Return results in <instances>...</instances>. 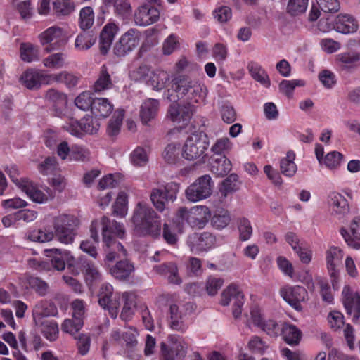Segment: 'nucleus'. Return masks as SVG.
I'll list each match as a JSON object with an SVG mask.
<instances>
[{
	"label": "nucleus",
	"instance_id": "obj_1",
	"mask_svg": "<svg viewBox=\"0 0 360 360\" xmlns=\"http://www.w3.org/2000/svg\"><path fill=\"white\" fill-rule=\"evenodd\" d=\"M207 92L206 86L198 79L186 75H179L172 79L171 87L167 90L166 96L173 103L183 100L198 103L205 98Z\"/></svg>",
	"mask_w": 360,
	"mask_h": 360
},
{
	"label": "nucleus",
	"instance_id": "obj_2",
	"mask_svg": "<svg viewBox=\"0 0 360 360\" xmlns=\"http://www.w3.org/2000/svg\"><path fill=\"white\" fill-rule=\"evenodd\" d=\"M131 221L134 231L139 236L157 237L160 234L161 222L160 217L147 203L139 202L136 204Z\"/></svg>",
	"mask_w": 360,
	"mask_h": 360
},
{
	"label": "nucleus",
	"instance_id": "obj_3",
	"mask_svg": "<svg viewBox=\"0 0 360 360\" xmlns=\"http://www.w3.org/2000/svg\"><path fill=\"white\" fill-rule=\"evenodd\" d=\"M79 221L72 214H61L53 219V226L58 240L64 244H71L76 236V228Z\"/></svg>",
	"mask_w": 360,
	"mask_h": 360
},
{
	"label": "nucleus",
	"instance_id": "obj_4",
	"mask_svg": "<svg viewBox=\"0 0 360 360\" xmlns=\"http://www.w3.org/2000/svg\"><path fill=\"white\" fill-rule=\"evenodd\" d=\"M209 146L208 137L202 131L189 136L181 149V155L188 160L200 158Z\"/></svg>",
	"mask_w": 360,
	"mask_h": 360
},
{
	"label": "nucleus",
	"instance_id": "obj_5",
	"mask_svg": "<svg viewBox=\"0 0 360 360\" xmlns=\"http://www.w3.org/2000/svg\"><path fill=\"white\" fill-rule=\"evenodd\" d=\"M193 303L188 302L184 304H172L169 307L168 326L174 331L185 333L188 325L185 321V317L188 314L195 310Z\"/></svg>",
	"mask_w": 360,
	"mask_h": 360
},
{
	"label": "nucleus",
	"instance_id": "obj_6",
	"mask_svg": "<svg viewBox=\"0 0 360 360\" xmlns=\"http://www.w3.org/2000/svg\"><path fill=\"white\" fill-rule=\"evenodd\" d=\"M178 220L186 221L192 227L202 229L210 217V212L206 206L197 205L191 209L180 207L176 213Z\"/></svg>",
	"mask_w": 360,
	"mask_h": 360
},
{
	"label": "nucleus",
	"instance_id": "obj_7",
	"mask_svg": "<svg viewBox=\"0 0 360 360\" xmlns=\"http://www.w3.org/2000/svg\"><path fill=\"white\" fill-rule=\"evenodd\" d=\"M101 225L103 240L106 246L105 249V252H106L105 263L108 264L114 262L116 259L125 257L127 251L123 245L120 242L116 241L113 238H111L110 236H108V233H110L109 230L110 219L105 216L103 217Z\"/></svg>",
	"mask_w": 360,
	"mask_h": 360
},
{
	"label": "nucleus",
	"instance_id": "obj_8",
	"mask_svg": "<svg viewBox=\"0 0 360 360\" xmlns=\"http://www.w3.org/2000/svg\"><path fill=\"white\" fill-rule=\"evenodd\" d=\"M213 188V182L209 175H203L197 179L185 191L186 199L193 202L209 198Z\"/></svg>",
	"mask_w": 360,
	"mask_h": 360
},
{
	"label": "nucleus",
	"instance_id": "obj_9",
	"mask_svg": "<svg viewBox=\"0 0 360 360\" xmlns=\"http://www.w3.org/2000/svg\"><path fill=\"white\" fill-rule=\"evenodd\" d=\"M64 38L63 29L56 25L49 27L38 35L39 41L46 53H51L63 47L65 44Z\"/></svg>",
	"mask_w": 360,
	"mask_h": 360
},
{
	"label": "nucleus",
	"instance_id": "obj_10",
	"mask_svg": "<svg viewBox=\"0 0 360 360\" xmlns=\"http://www.w3.org/2000/svg\"><path fill=\"white\" fill-rule=\"evenodd\" d=\"M98 304L104 309H107L112 319H116L120 306L121 295L114 293L113 287L109 283H103L98 292Z\"/></svg>",
	"mask_w": 360,
	"mask_h": 360
},
{
	"label": "nucleus",
	"instance_id": "obj_11",
	"mask_svg": "<svg viewBox=\"0 0 360 360\" xmlns=\"http://www.w3.org/2000/svg\"><path fill=\"white\" fill-rule=\"evenodd\" d=\"M167 339L169 345L165 342L160 345L162 360H184L187 353L184 340L177 335H169Z\"/></svg>",
	"mask_w": 360,
	"mask_h": 360
},
{
	"label": "nucleus",
	"instance_id": "obj_12",
	"mask_svg": "<svg viewBox=\"0 0 360 360\" xmlns=\"http://www.w3.org/2000/svg\"><path fill=\"white\" fill-rule=\"evenodd\" d=\"M140 32L136 29H129L124 32L113 46V53L118 57H124L133 51L140 41Z\"/></svg>",
	"mask_w": 360,
	"mask_h": 360
},
{
	"label": "nucleus",
	"instance_id": "obj_13",
	"mask_svg": "<svg viewBox=\"0 0 360 360\" xmlns=\"http://www.w3.org/2000/svg\"><path fill=\"white\" fill-rule=\"evenodd\" d=\"M221 304L223 306L232 304V314L238 319L242 313L244 295L235 284H231L221 293Z\"/></svg>",
	"mask_w": 360,
	"mask_h": 360
},
{
	"label": "nucleus",
	"instance_id": "obj_14",
	"mask_svg": "<svg viewBox=\"0 0 360 360\" xmlns=\"http://www.w3.org/2000/svg\"><path fill=\"white\" fill-rule=\"evenodd\" d=\"M69 271L74 275H78L80 271L84 274L86 280L94 282L101 279V274L94 262L84 257H79L75 263H70Z\"/></svg>",
	"mask_w": 360,
	"mask_h": 360
},
{
	"label": "nucleus",
	"instance_id": "obj_15",
	"mask_svg": "<svg viewBox=\"0 0 360 360\" xmlns=\"http://www.w3.org/2000/svg\"><path fill=\"white\" fill-rule=\"evenodd\" d=\"M195 112V107L192 103L186 102L184 105L174 103L169 106L168 115L174 122L181 124L182 126H186Z\"/></svg>",
	"mask_w": 360,
	"mask_h": 360
},
{
	"label": "nucleus",
	"instance_id": "obj_16",
	"mask_svg": "<svg viewBox=\"0 0 360 360\" xmlns=\"http://www.w3.org/2000/svg\"><path fill=\"white\" fill-rule=\"evenodd\" d=\"M342 301L347 314L352 316L354 323L359 321L360 318V295L349 286H345L342 290Z\"/></svg>",
	"mask_w": 360,
	"mask_h": 360
},
{
	"label": "nucleus",
	"instance_id": "obj_17",
	"mask_svg": "<svg viewBox=\"0 0 360 360\" xmlns=\"http://www.w3.org/2000/svg\"><path fill=\"white\" fill-rule=\"evenodd\" d=\"M160 11L149 4L139 6L134 13V22L139 26H148L155 23L160 19Z\"/></svg>",
	"mask_w": 360,
	"mask_h": 360
},
{
	"label": "nucleus",
	"instance_id": "obj_18",
	"mask_svg": "<svg viewBox=\"0 0 360 360\" xmlns=\"http://www.w3.org/2000/svg\"><path fill=\"white\" fill-rule=\"evenodd\" d=\"M281 295L294 309L300 311L301 302L306 300L308 292L302 286H285L281 288Z\"/></svg>",
	"mask_w": 360,
	"mask_h": 360
},
{
	"label": "nucleus",
	"instance_id": "obj_19",
	"mask_svg": "<svg viewBox=\"0 0 360 360\" xmlns=\"http://www.w3.org/2000/svg\"><path fill=\"white\" fill-rule=\"evenodd\" d=\"M49 75L44 74L41 70L28 69L20 77V83L30 90L38 89L41 84H51Z\"/></svg>",
	"mask_w": 360,
	"mask_h": 360
},
{
	"label": "nucleus",
	"instance_id": "obj_20",
	"mask_svg": "<svg viewBox=\"0 0 360 360\" xmlns=\"http://www.w3.org/2000/svg\"><path fill=\"white\" fill-rule=\"evenodd\" d=\"M340 233L347 245L354 250H360V217H355L348 228L342 227Z\"/></svg>",
	"mask_w": 360,
	"mask_h": 360
},
{
	"label": "nucleus",
	"instance_id": "obj_21",
	"mask_svg": "<svg viewBox=\"0 0 360 360\" xmlns=\"http://www.w3.org/2000/svg\"><path fill=\"white\" fill-rule=\"evenodd\" d=\"M46 255L51 258V263L53 267L58 271H63L65 268V264L68 266L70 263H75L77 262L70 252L65 250H60L58 248L46 249L44 250Z\"/></svg>",
	"mask_w": 360,
	"mask_h": 360
},
{
	"label": "nucleus",
	"instance_id": "obj_22",
	"mask_svg": "<svg viewBox=\"0 0 360 360\" xmlns=\"http://www.w3.org/2000/svg\"><path fill=\"white\" fill-rule=\"evenodd\" d=\"M343 252L338 247L332 246L326 252L327 269L333 279V283H334L338 278V266L341 264Z\"/></svg>",
	"mask_w": 360,
	"mask_h": 360
},
{
	"label": "nucleus",
	"instance_id": "obj_23",
	"mask_svg": "<svg viewBox=\"0 0 360 360\" xmlns=\"http://www.w3.org/2000/svg\"><path fill=\"white\" fill-rule=\"evenodd\" d=\"M25 184L22 185L21 191L25 192L29 198L37 203H44L49 200L54 198V193L49 188H46V193L38 189L31 181H25Z\"/></svg>",
	"mask_w": 360,
	"mask_h": 360
},
{
	"label": "nucleus",
	"instance_id": "obj_24",
	"mask_svg": "<svg viewBox=\"0 0 360 360\" xmlns=\"http://www.w3.org/2000/svg\"><path fill=\"white\" fill-rule=\"evenodd\" d=\"M327 202L333 215L342 217L349 212V203L347 199L339 193H330L328 196Z\"/></svg>",
	"mask_w": 360,
	"mask_h": 360
},
{
	"label": "nucleus",
	"instance_id": "obj_25",
	"mask_svg": "<svg viewBox=\"0 0 360 360\" xmlns=\"http://www.w3.org/2000/svg\"><path fill=\"white\" fill-rule=\"evenodd\" d=\"M188 244L192 252L198 253L210 248L213 244V237L209 233H194L189 236Z\"/></svg>",
	"mask_w": 360,
	"mask_h": 360
},
{
	"label": "nucleus",
	"instance_id": "obj_26",
	"mask_svg": "<svg viewBox=\"0 0 360 360\" xmlns=\"http://www.w3.org/2000/svg\"><path fill=\"white\" fill-rule=\"evenodd\" d=\"M118 30V25L113 22H108L103 28L100 34V50L103 54L108 51Z\"/></svg>",
	"mask_w": 360,
	"mask_h": 360
},
{
	"label": "nucleus",
	"instance_id": "obj_27",
	"mask_svg": "<svg viewBox=\"0 0 360 360\" xmlns=\"http://www.w3.org/2000/svg\"><path fill=\"white\" fill-rule=\"evenodd\" d=\"M336 63L342 70H351L360 64V52L349 51L336 56Z\"/></svg>",
	"mask_w": 360,
	"mask_h": 360
},
{
	"label": "nucleus",
	"instance_id": "obj_28",
	"mask_svg": "<svg viewBox=\"0 0 360 360\" xmlns=\"http://www.w3.org/2000/svg\"><path fill=\"white\" fill-rule=\"evenodd\" d=\"M110 274L116 279L126 281L129 278L134 271V266L129 260L120 259L110 268Z\"/></svg>",
	"mask_w": 360,
	"mask_h": 360
},
{
	"label": "nucleus",
	"instance_id": "obj_29",
	"mask_svg": "<svg viewBox=\"0 0 360 360\" xmlns=\"http://www.w3.org/2000/svg\"><path fill=\"white\" fill-rule=\"evenodd\" d=\"M358 27L356 20L349 15H338L333 24V29L342 34L354 33Z\"/></svg>",
	"mask_w": 360,
	"mask_h": 360
},
{
	"label": "nucleus",
	"instance_id": "obj_30",
	"mask_svg": "<svg viewBox=\"0 0 360 360\" xmlns=\"http://www.w3.org/2000/svg\"><path fill=\"white\" fill-rule=\"evenodd\" d=\"M56 307L49 302H40L37 303L33 309V319L35 323L44 321L45 317L56 316Z\"/></svg>",
	"mask_w": 360,
	"mask_h": 360
},
{
	"label": "nucleus",
	"instance_id": "obj_31",
	"mask_svg": "<svg viewBox=\"0 0 360 360\" xmlns=\"http://www.w3.org/2000/svg\"><path fill=\"white\" fill-rule=\"evenodd\" d=\"M121 297L123 300V308L120 314V318L124 321H128L134 314L136 296L133 292H124L121 295Z\"/></svg>",
	"mask_w": 360,
	"mask_h": 360
},
{
	"label": "nucleus",
	"instance_id": "obj_32",
	"mask_svg": "<svg viewBox=\"0 0 360 360\" xmlns=\"http://www.w3.org/2000/svg\"><path fill=\"white\" fill-rule=\"evenodd\" d=\"M159 108V102L156 99L148 98L145 101L140 110V117L143 124H148L157 115Z\"/></svg>",
	"mask_w": 360,
	"mask_h": 360
},
{
	"label": "nucleus",
	"instance_id": "obj_33",
	"mask_svg": "<svg viewBox=\"0 0 360 360\" xmlns=\"http://www.w3.org/2000/svg\"><path fill=\"white\" fill-rule=\"evenodd\" d=\"M98 222L93 221L91 226V240H83L80 244L81 250L91 256L94 258H96L98 255L97 250L96 248V245L98 243V234L97 230Z\"/></svg>",
	"mask_w": 360,
	"mask_h": 360
},
{
	"label": "nucleus",
	"instance_id": "obj_34",
	"mask_svg": "<svg viewBox=\"0 0 360 360\" xmlns=\"http://www.w3.org/2000/svg\"><path fill=\"white\" fill-rule=\"evenodd\" d=\"M248 70L251 77L264 87L271 85L270 78L266 71L258 63L250 62L248 65Z\"/></svg>",
	"mask_w": 360,
	"mask_h": 360
},
{
	"label": "nucleus",
	"instance_id": "obj_35",
	"mask_svg": "<svg viewBox=\"0 0 360 360\" xmlns=\"http://www.w3.org/2000/svg\"><path fill=\"white\" fill-rule=\"evenodd\" d=\"M169 79V74L167 72L160 69L155 70L150 74L147 85L151 86L153 90L160 91L165 87Z\"/></svg>",
	"mask_w": 360,
	"mask_h": 360
},
{
	"label": "nucleus",
	"instance_id": "obj_36",
	"mask_svg": "<svg viewBox=\"0 0 360 360\" xmlns=\"http://www.w3.org/2000/svg\"><path fill=\"white\" fill-rule=\"evenodd\" d=\"M40 51L37 46L30 42H23L20 46V57L25 63H32L39 60Z\"/></svg>",
	"mask_w": 360,
	"mask_h": 360
},
{
	"label": "nucleus",
	"instance_id": "obj_37",
	"mask_svg": "<svg viewBox=\"0 0 360 360\" xmlns=\"http://www.w3.org/2000/svg\"><path fill=\"white\" fill-rule=\"evenodd\" d=\"M45 99L51 103L56 110H62L68 103V98L65 94L55 89H49L45 94Z\"/></svg>",
	"mask_w": 360,
	"mask_h": 360
},
{
	"label": "nucleus",
	"instance_id": "obj_38",
	"mask_svg": "<svg viewBox=\"0 0 360 360\" xmlns=\"http://www.w3.org/2000/svg\"><path fill=\"white\" fill-rule=\"evenodd\" d=\"M280 335L288 345H297L301 339L302 332L295 326L283 323Z\"/></svg>",
	"mask_w": 360,
	"mask_h": 360
},
{
	"label": "nucleus",
	"instance_id": "obj_39",
	"mask_svg": "<svg viewBox=\"0 0 360 360\" xmlns=\"http://www.w3.org/2000/svg\"><path fill=\"white\" fill-rule=\"evenodd\" d=\"M113 86L111 75L106 65H103L98 74V79L94 84V90L96 92H101L110 89Z\"/></svg>",
	"mask_w": 360,
	"mask_h": 360
},
{
	"label": "nucleus",
	"instance_id": "obj_40",
	"mask_svg": "<svg viewBox=\"0 0 360 360\" xmlns=\"http://www.w3.org/2000/svg\"><path fill=\"white\" fill-rule=\"evenodd\" d=\"M113 108V105L108 98H96L91 112L96 117H107L112 113Z\"/></svg>",
	"mask_w": 360,
	"mask_h": 360
},
{
	"label": "nucleus",
	"instance_id": "obj_41",
	"mask_svg": "<svg viewBox=\"0 0 360 360\" xmlns=\"http://www.w3.org/2000/svg\"><path fill=\"white\" fill-rule=\"evenodd\" d=\"M35 323L40 328L41 333L48 340L53 342L58 338V325L54 320H44Z\"/></svg>",
	"mask_w": 360,
	"mask_h": 360
},
{
	"label": "nucleus",
	"instance_id": "obj_42",
	"mask_svg": "<svg viewBox=\"0 0 360 360\" xmlns=\"http://www.w3.org/2000/svg\"><path fill=\"white\" fill-rule=\"evenodd\" d=\"M231 162L225 155L213 158L211 163V171L218 176L227 175L231 170Z\"/></svg>",
	"mask_w": 360,
	"mask_h": 360
},
{
	"label": "nucleus",
	"instance_id": "obj_43",
	"mask_svg": "<svg viewBox=\"0 0 360 360\" xmlns=\"http://www.w3.org/2000/svg\"><path fill=\"white\" fill-rule=\"evenodd\" d=\"M49 78V82H51V84L55 82L63 83L69 88L75 86L80 79L79 76L67 71L50 74Z\"/></svg>",
	"mask_w": 360,
	"mask_h": 360
},
{
	"label": "nucleus",
	"instance_id": "obj_44",
	"mask_svg": "<svg viewBox=\"0 0 360 360\" xmlns=\"http://www.w3.org/2000/svg\"><path fill=\"white\" fill-rule=\"evenodd\" d=\"M181 148L180 144L171 143L166 146L163 152L162 158L164 160L170 165H175L181 160Z\"/></svg>",
	"mask_w": 360,
	"mask_h": 360
},
{
	"label": "nucleus",
	"instance_id": "obj_45",
	"mask_svg": "<svg viewBox=\"0 0 360 360\" xmlns=\"http://www.w3.org/2000/svg\"><path fill=\"white\" fill-rule=\"evenodd\" d=\"M96 41V36L89 32L79 33L75 40V49L82 51L89 49Z\"/></svg>",
	"mask_w": 360,
	"mask_h": 360
},
{
	"label": "nucleus",
	"instance_id": "obj_46",
	"mask_svg": "<svg viewBox=\"0 0 360 360\" xmlns=\"http://www.w3.org/2000/svg\"><path fill=\"white\" fill-rule=\"evenodd\" d=\"M66 57V54L62 52L51 53L43 59L42 63L47 68L60 69L67 65Z\"/></svg>",
	"mask_w": 360,
	"mask_h": 360
},
{
	"label": "nucleus",
	"instance_id": "obj_47",
	"mask_svg": "<svg viewBox=\"0 0 360 360\" xmlns=\"http://www.w3.org/2000/svg\"><path fill=\"white\" fill-rule=\"evenodd\" d=\"M124 112L123 110H116L109 120L106 131L110 136H115L120 133L124 118Z\"/></svg>",
	"mask_w": 360,
	"mask_h": 360
},
{
	"label": "nucleus",
	"instance_id": "obj_48",
	"mask_svg": "<svg viewBox=\"0 0 360 360\" xmlns=\"http://www.w3.org/2000/svg\"><path fill=\"white\" fill-rule=\"evenodd\" d=\"M295 154L292 151H288L285 158L281 160V171L286 176H292L297 171V166L294 162Z\"/></svg>",
	"mask_w": 360,
	"mask_h": 360
},
{
	"label": "nucleus",
	"instance_id": "obj_49",
	"mask_svg": "<svg viewBox=\"0 0 360 360\" xmlns=\"http://www.w3.org/2000/svg\"><path fill=\"white\" fill-rule=\"evenodd\" d=\"M248 348L253 354L263 355L269 350L270 347L262 338L254 335L248 341Z\"/></svg>",
	"mask_w": 360,
	"mask_h": 360
},
{
	"label": "nucleus",
	"instance_id": "obj_50",
	"mask_svg": "<svg viewBox=\"0 0 360 360\" xmlns=\"http://www.w3.org/2000/svg\"><path fill=\"white\" fill-rule=\"evenodd\" d=\"M94 22V13L93 8L86 6L81 9L79 12V26L82 30L90 29Z\"/></svg>",
	"mask_w": 360,
	"mask_h": 360
},
{
	"label": "nucleus",
	"instance_id": "obj_51",
	"mask_svg": "<svg viewBox=\"0 0 360 360\" xmlns=\"http://www.w3.org/2000/svg\"><path fill=\"white\" fill-rule=\"evenodd\" d=\"M238 176L236 174H231L226 177L222 182L219 188L221 198H225L229 194L233 193L237 189V182Z\"/></svg>",
	"mask_w": 360,
	"mask_h": 360
},
{
	"label": "nucleus",
	"instance_id": "obj_52",
	"mask_svg": "<svg viewBox=\"0 0 360 360\" xmlns=\"http://www.w3.org/2000/svg\"><path fill=\"white\" fill-rule=\"evenodd\" d=\"M231 217L227 210L217 211L211 218L212 225L217 229H223L230 223Z\"/></svg>",
	"mask_w": 360,
	"mask_h": 360
},
{
	"label": "nucleus",
	"instance_id": "obj_53",
	"mask_svg": "<svg viewBox=\"0 0 360 360\" xmlns=\"http://www.w3.org/2000/svg\"><path fill=\"white\" fill-rule=\"evenodd\" d=\"M54 236V233L46 229H36L30 231L27 234V239L33 242L45 243L51 241Z\"/></svg>",
	"mask_w": 360,
	"mask_h": 360
},
{
	"label": "nucleus",
	"instance_id": "obj_54",
	"mask_svg": "<svg viewBox=\"0 0 360 360\" xmlns=\"http://www.w3.org/2000/svg\"><path fill=\"white\" fill-rule=\"evenodd\" d=\"M127 212V195L124 192L119 193L115 205H113V213L116 216L124 217Z\"/></svg>",
	"mask_w": 360,
	"mask_h": 360
},
{
	"label": "nucleus",
	"instance_id": "obj_55",
	"mask_svg": "<svg viewBox=\"0 0 360 360\" xmlns=\"http://www.w3.org/2000/svg\"><path fill=\"white\" fill-rule=\"evenodd\" d=\"M93 103H94V98L89 91L81 93L75 100L76 106L84 111L90 108L92 110Z\"/></svg>",
	"mask_w": 360,
	"mask_h": 360
},
{
	"label": "nucleus",
	"instance_id": "obj_56",
	"mask_svg": "<svg viewBox=\"0 0 360 360\" xmlns=\"http://www.w3.org/2000/svg\"><path fill=\"white\" fill-rule=\"evenodd\" d=\"M83 320L82 319H68L62 323V330L70 335L76 334L83 326Z\"/></svg>",
	"mask_w": 360,
	"mask_h": 360
},
{
	"label": "nucleus",
	"instance_id": "obj_57",
	"mask_svg": "<svg viewBox=\"0 0 360 360\" xmlns=\"http://www.w3.org/2000/svg\"><path fill=\"white\" fill-rule=\"evenodd\" d=\"M343 160V155L337 151L328 153L322 161V163L329 169H337Z\"/></svg>",
	"mask_w": 360,
	"mask_h": 360
},
{
	"label": "nucleus",
	"instance_id": "obj_58",
	"mask_svg": "<svg viewBox=\"0 0 360 360\" xmlns=\"http://www.w3.org/2000/svg\"><path fill=\"white\" fill-rule=\"evenodd\" d=\"M150 198L158 211L162 212L165 210V197L162 190L153 188L150 195Z\"/></svg>",
	"mask_w": 360,
	"mask_h": 360
},
{
	"label": "nucleus",
	"instance_id": "obj_59",
	"mask_svg": "<svg viewBox=\"0 0 360 360\" xmlns=\"http://www.w3.org/2000/svg\"><path fill=\"white\" fill-rule=\"evenodd\" d=\"M304 84L301 80H283L278 85L280 92L291 98L296 86H303Z\"/></svg>",
	"mask_w": 360,
	"mask_h": 360
},
{
	"label": "nucleus",
	"instance_id": "obj_60",
	"mask_svg": "<svg viewBox=\"0 0 360 360\" xmlns=\"http://www.w3.org/2000/svg\"><path fill=\"white\" fill-rule=\"evenodd\" d=\"M212 15L218 22L226 23L231 19L232 11L229 6H221L213 11Z\"/></svg>",
	"mask_w": 360,
	"mask_h": 360
},
{
	"label": "nucleus",
	"instance_id": "obj_61",
	"mask_svg": "<svg viewBox=\"0 0 360 360\" xmlns=\"http://www.w3.org/2000/svg\"><path fill=\"white\" fill-rule=\"evenodd\" d=\"M309 0H289L287 11L291 15H297L307 10Z\"/></svg>",
	"mask_w": 360,
	"mask_h": 360
},
{
	"label": "nucleus",
	"instance_id": "obj_62",
	"mask_svg": "<svg viewBox=\"0 0 360 360\" xmlns=\"http://www.w3.org/2000/svg\"><path fill=\"white\" fill-rule=\"evenodd\" d=\"M131 163L136 167H142L148 161L146 151L140 147L136 148L130 155Z\"/></svg>",
	"mask_w": 360,
	"mask_h": 360
},
{
	"label": "nucleus",
	"instance_id": "obj_63",
	"mask_svg": "<svg viewBox=\"0 0 360 360\" xmlns=\"http://www.w3.org/2000/svg\"><path fill=\"white\" fill-rule=\"evenodd\" d=\"M282 324H278L272 319L266 320L261 330L266 333L269 336L276 338L281 334Z\"/></svg>",
	"mask_w": 360,
	"mask_h": 360
},
{
	"label": "nucleus",
	"instance_id": "obj_64",
	"mask_svg": "<svg viewBox=\"0 0 360 360\" xmlns=\"http://www.w3.org/2000/svg\"><path fill=\"white\" fill-rule=\"evenodd\" d=\"M82 132L94 134H96L100 127V124L91 117H84L80 121Z\"/></svg>",
	"mask_w": 360,
	"mask_h": 360
}]
</instances>
